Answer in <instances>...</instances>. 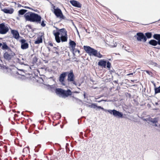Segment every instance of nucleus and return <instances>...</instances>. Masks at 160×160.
Returning a JSON list of instances; mask_svg holds the SVG:
<instances>
[{"mask_svg": "<svg viewBox=\"0 0 160 160\" xmlns=\"http://www.w3.org/2000/svg\"><path fill=\"white\" fill-rule=\"evenodd\" d=\"M97 105L96 103H92L91 105H90L89 106L91 108H97Z\"/></svg>", "mask_w": 160, "mask_h": 160, "instance_id": "72a5a7b5", "label": "nucleus"}, {"mask_svg": "<svg viewBox=\"0 0 160 160\" xmlns=\"http://www.w3.org/2000/svg\"><path fill=\"white\" fill-rule=\"evenodd\" d=\"M4 148L5 149V151L6 152H7V147L6 146H4Z\"/></svg>", "mask_w": 160, "mask_h": 160, "instance_id": "c03bdc74", "label": "nucleus"}, {"mask_svg": "<svg viewBox=\"0 0 160 160\" xmlns=\"http://www.w3.org/2000/svg\"><path fill=\"white\" fill-rule=\"evenodd\" d=\"M38 59L36 57H34L32 61V63L33 64H35L38 61Z\"/></svg>", "mask_w": 160, "mask_h": 160, "instance_id": "7c9ffc66", "label": "nucleus"}, {"mask_svg": "<svg viewBox=\"0 0 160 160\" xmlns=\"http://www.w3.org/2000/svg\"><path fill=\"white\" fill-rule=\"evenodd\" d=\"M95 56L99 58H101L102 57V55L99 52H97V53L96 54V55Z\"/></svg>", "mask_w": 160, "mask_h": 160, "instance_id": "f704fd0d", "label": "nucleus"}, {"mask_svg": "<svg viewBox=\"0 0 160 160\" xmlns=\"http://www.w3.org/2000/svg\"><path fill=\"white\" fill-rule=\"evenodd\" d=\"M24 17L26 21L35 22L37 24H40L42 20L40 15L32 12L26 13L24 15Z\"/></svg>", "mask_w": 160, "mask_h": 160, "instance_id": "f257e3e1", "label": "nucleus"}, {"mask_svg": "<svg viewBox=\"0 0 160 160\" xmlns=\"http://www.w3.org/2000/svg\"><path fill=\"white\" fill-rule=\"evenodd\" d=\"M27 26L30 29H31L32 28L31 26L29 25H27Z\"/></svg>", "mask_w": 160, "mask_h": 160, "instance_id": "49530a36", "label": "nucleus"}, {"mask_svg": "<svg viewBox=\"0 0 160 160\" xmlns=\"http://www.w3.org/2000/svg\"><path fill=\"white\" fill-rule=\"evenodd\" d=\"M149 117L146 118H143V120L145 121H146L148 122L149 121Z\"/></svg>", "mask_w": 160, "mask_h": 160, "instance_id": "ea45409f", "label": "nucleus"}, {"mask_svg": "<svg viewBox=\"0 0 160 160\" xmlns=\"http://www.w3.org/2000/svg\"><path fill=\"white\" fill-rule=\"evenodd\" d=\"M22 5H20V4H19V5H18V7H22Z\"/></svg>", "mask_w": 160, "mask_h": 160, "instance_id": "6e6d98bb", "label": "nucleus"}, {"mask_svg": "<svg viewBox=\"0 0 160 160\" xmlns=\"http://www.w3.org/2000/svg\"><path fill=\"white\" fill-rule=\"evenodd\" d=\"M84 49L90 56H95L97 51L88 46H84Z\"/></svg>", "mask_w": 160, "mask_h": 160, "instance_id": "20e7f679", "label": "nucleus"}, {"mask_svg": "<svg viewBox=\"0 0 160 160\" xmlns=\"http://www.w3.org/2000/svg\"><path fill=\"white\" fill-rule=\"evenodd\" d=\"M119 81H114V82L115 83H118Z\"/></svg>", "mask_w": 160, "mask_h": 160, "instance_id": "de8ad7c7", "label": "nucleus"}, {"mask_svg": "<svg viewBox=\"0 0 160 160\" xmlns=\"http://www.w3.org/2000/svg\"><path fill=\"white\" fill-rule=\"evenodd\" d=\"M9 30V28L7 24L6 25L4 22L0 24V34H5Z\"/></svg>", "mask_w": 160, "mask_h": 160, "instance_id": "423d86ee", "label": "nucleus"}, {"mask_svg": "<svg viewBox=\"0 0 160 160\" xmlns=\"http://www.w3.org/2000/svg\"><path fill=\"white\" fill-rule=\"evenodd\" d=\"M59 32L61 36L66 35L67 34V32L64 28L59 29Z\"/></svg>", "mask_w": 160, "mask_h": 160, "instance_id": "412c9836", "label": "nucleus"}, {"mask_svg": "<svg viewBox=\"0 0 160 160\" xmlns=\"http://www.w3.org/2000/svg\"><path fill=\"white\" fill-rule=\"evenodd\" d=\"M97 108L98 109H101L103 111H104L105 112H108V110H107L106 109L104 108L103 107H102L101 106H97Z\"/></svg>", "mask_w": 160, "mask_h": 160, "instance_id": "e433bc0d", "label": "nucleus"}, {"mask_svg": "<svg viewBox=\"0 0 160 160\" xmlns=\"http://www.w3.org/2000/svg\"><path fill=\"white\" fill-rule=\"evenodd\" d=\"M124 49L127 51L128 52H130L131 53H132V52L131 51V49L129 47L127 46L125 47H123Z\"/></svg>", "mask_w": 160, "mask_h": 160, "instance_id": "c756f323", "label": "nucleus"}, {"mask_svg": "<svg viewBox=\"0 0 160 160\" xmlns=\"http://www.w3.org/2000/svg\"><path fill=\"white\" fill-rule=\"evenodd\" d=\"M77 51L78 52V53H79L80 52V51L78 50H77Z\"/></svg>", "mask_w": 160, "mask_h": 160, "instance_id": "bf43d9fd", "label": "nucleus"}, {"mask_svg": "<svg viewBox=\"0 0 160 160\" xmlns=\"http://www.w3.org/2000/svg\"><path fill=\"white\" fill-rule=\"evenodd\" d=\"M49 45L50 46H51V47H52V46H53V44H52V43H49Z\"/></svg>", "mask_w": 160, "mask_h": 160, "instance_id": "a18cd8bd", "label": "nucleus"}, {"mask_svg": "<svg viewBox=\"0 0 160 160\" xmlns=\"http://www.w3.org/2000/svg\"><path fill=\"white\" fill-rule=\"evenodd\" d=\"M56 144L58 145V146H60V145L58 143H56Z\"/></svg>", "mask_w": 160, "mask_h": 160, "instance_id": "e2e57ef3", "label": "nucleus"}, {"mask_svg": "<svg viewBox=\"0 0 160 160\" xmlns=\"http://www.w3.org/2000/svg\"><path fill=\"white\" fill-rule=\"evenodd\" d=\"M144 72H146L147 74H148L150 76H152V73L149 71L148 70H145L144 71Z\"/></svg>", "mask_w": 160, "mask_h": 160, "instance_id": "4c0bfd02", "label": "nucleus"}, {"mask_svg": "<svg viewBox=\"0 0 160 160\" xmlns=\"http://www.w3.org/2000/svg\"><path fill=\"white\" fill-rule=\"evenodd\" d=\"M155 105H158V102H156L155 103Z\"/></svg>", "mask_w": 160, "mask_h": 160, "instance_id": "3c124183", "label": "nucleus"}, {"mask_svg": "<svg viewBox=\"0 0 160 160\" xmlns=\"http://www.w3.org/2000/svg\"><path fill=\"white\" fill-rule=\"evenodd\" d=\"M151 82L153 84L155 83L153 81H151Z\"/></svg>", "mask_w": 160, "mask_h": 160, "instance_id": "13d9d810", "label": "nucleus"}, {"mask_svg": "<svg viewBox=\"0 0 160 160\" xmlns=\"http://www.w3.org/2000/svg\"><path fill=\"white\" fill-rule=\"evenodd\" d=\"M54 27L56 28L57 31L54 30L53 31V34L55 37L56 41L58 43H59L60 42V37H59V29L56 27Z\"/></svg>", "mask_w": 160, "mask_h": 160, "instance_id": "1a4fd4ad", "label": "nucleus"}, {"mask_svg": "<svg viewBox=\"0 0 160 160\" xmlns=\"http://www.w3.org/2000/svg\"><path fill=\"white\" fill-rule=\"evenodd\" d=\"M154 48L158 49H160V47H154Z\"/></svg>", "mask_w": 160, "mask_h": 160, "instance_id": "864d4df0", "label": "nucleus"}, {"mask_svg": "<svg viewBox=\"0 0 160 160\" xmlns=\"http://www.w3.org/2000/svg\"><path fill=\"white\" fill-rule=\"evenodd\" d=\"M153 37L157 41L158 45H160V34H155L153 35Z\"/></svg>", "mask_w": 160, "mask_h": 160, "instance_id": "a211bd4d", "label": "nucleus"}, {"mask_svg": "<svg viewBox=\"0 0 160 160\" xmlns=\"http://www.w3.org/2000/svg\"><path fill=\"white\" fill-rule=\"evenodd\" d=\"M58 114H59V118H60L61 117V114L59 113H58Z\"/></svg>", "mask_w": 160, "mask_h": 160, "instance_id": "09e8293b", "label": "nucleus"}, {"mask_svg": "<svg viewBox=\"0 0 160 160\" xmlns=\"http://www.w3.org/2000/svg\"><path fill=\"white\" fill-rule=\"evenodd\" d=\"M70 2L73 6L75 7L79 8L82 7V4L78 1L75 0H70Z\"/></svg>", "mask_w": 160, "mask_h": 160, "instance_id": "ddd939ff", "label": "nucleus"}, {"mask_svg": "<svg viewBox=\"0 0 160 160\" xmlns=\"http://www.w3.org/2000/svg\"><path fill=\"white\" fill-rule=\"evenodd\" d=\"M16 18L17 19L19 20V17H17Z\"/></svg>", "mask_w": 160, "mask_h": 160, "instance_id": "052dcab7", "label": "nucleus"}, {"mask_svg": "<svg viewBox=\"0 0 160 160\" xmlns=\"http://www.w3.org/2000/svg\"><path fill=\"white\" fill-rule=\"evenodd\" d=\"M27 11V10L26 9H22L18 11V13L19 15H23L24 14H25V13Z\"/></svg>", "mask_w": 160, "mask_h": 160, "instance_id": "bb28decb", "label": "nucleus"}, {"mask_svg": "<svg viewBox=\"0 0 160 160\" xmlns=\"http://www.w3.org/2000/svg\"><path fill=\"white\" fill-rule=\"evenodd\" d=\"M68 36L67 34L66 35L62 36L60 37V41L62 42H66L67 41Z\"/></svg>", "mask_w": 160, "mask_h": 160, "instance_id": "a878e982", "label": "nucleus"}, {"mask_svg": "<svg viewBox=\"0 0 160 160\" xmlns=\"http://www.w3.org/2000/svg\"><path fill=\"white\" fill-rule=\"evenodd\" d=\"M2 49L3 50H7L8 51H9L11 52V48L7 45L6 43L5 42H2Z\"/></svg>", "mask_w": 160, "mask_h": 160, "instance_id": "f3484780", "label": "nucleus"}, {"mask_svg": "<svg viewBox=\"0 0 160 160\" xmlns=\"http://www.w3.org/2000/svg\"><path fill=\"white\" fill-rule=\"evenodd\" d=\"M66 76L67 72H63L60 75L59 80H65V78Z\"/></svg>", "mask_w": 160, "mask_h": 160, "instance_id": "5701e85b", "label": "nucleus"}, {"mask_svg": "<svg viewBox=\"0 0 160 160\" xmlns=\"http://www.w3.org/2000/svg\"><path fill=\"white\" fill-rule=\"evenodd\" d=\"M155 94L160 93V86L157 88H154Z\"/></svg>", "mask_w": 160, "mask_h": 160, "instance_id": "c85d7f7f", "label": "nucleus"}, {"mask_svg": "<svg viewBox=\"0 0 160 160\" xmlns=\"http://www.w3.org/2000/svg\"><path fill=\"white\" fill-rule=\"evenodd\" d=\"M22 7L24 8H26L29 9H30L33 10V9H32V8L29 7L27 6H22Z\"/></svg>", "mask_w": 160, "mask_h": 160, "instance_id": "58836bf2", "label": "nucleus"}, {"mask_svg": "<svg viewBox=\"0 0 160 160\" xmlns=\"http://www.w3.org/2000/svg\"><path fill=\"white\" fill-rule=\"evenodd\" d=\"M159 120L158 117H155L154 118L149 117V121L148 123L153 126L155 127L158 126V123Z\"/></svg>", "mask_w": 160, "mask_h": 160, "instance_id": "6e6552de", "label": "nucleus"}, {"mask_svg": "<svg viewBox=\"0 0 160 160\" xmlns=\"http://www.w3.org/2000/svg\"><path fill=\"white\" fill-rule=\"evenodd\" d=\"M69 45L72 48H75L76 45V43L74 41L70 40L69 42Z\"/></svg>", "mask_w": 160, "mask_h": 160, "instance_id": "393cba45", "label": "nucleus"}, {"mask_svg": "<svg viewBox=\"0 0 160 160\" xmlns=\"http://www.w3.org/2000/svg\"><path fill=\"white\" fill-rule=\"evenodd\" d=\"M135 73V72H133L131 73H129L127 74V75L131 76L133 75V73Z\"/></svg>", "mask_w": 160, "mask_h": 160, "instance_id": "a19ab883", "label": "nucleus"}, {"mask_svg": "<svg viewBox=\"0 0 160 160\" xmlns=\"http://www.w3.org/2000/svg\"><path fill=\"white\" fill-rule=\"evenodd\" d=\"M71 94L72 92L70 89H68L67 90L63 89L62 97L65 98L68 97Z\"/></svg>", "mask_w": 160, "mask_h": 160, "instance_id": "4468645a", "label": "nucleus"}, {"mask_svg": "<svg viewBox=\"0 0 160 160\" xmlns=\"http://www.w3.org/2000/svg\"><path fill=\"white\" fill-rule=\"evenodd\" d=\"M13 56L12 51H5L4 53L3 57L6 60L9 61L11 60Z\"/></svg>", "mask_w": 160, "mask_h": 160, "instance_id": "9d476101", "label": "nucleus"}, {"mask_svg": "<svg viewBox=\"0 0 160 160\" xmlns=\"http://www.w3.org/2000/svg\"><path fill=\"white\" fill-rule=\"evenodd\" d=\"M52 6L53 10L52 11L57 18H59L61 19L67 20V18L63 15L61 10L60 8L58 7H56L53 4Z\"/></svg>", "mask_w": 160, "mask_h": 160, "instance_id": "7ed1b4c3", "label": "nucleus"}, {"mask_svg": "<svg viewBox=\"0 0 160 160\" xmlns=\"http://www.w3.org/2000/svg\"><path fill=\"white\" fill-rule=\"evenodd\" d=\"M148 43L152 46H155L158 45L157 41L155 39H151L149 41Z\"/></svg>", "mask_w": 160, "mask_h": 160, "instance_id": "aec40b11", "label": "nucleus"}, {"mask_svg": "<svg viewBox=\"0 0 160 160\" xmlns=\"http://www.w3.org/2000/svg\"><path fill=\"white\" fill-rule=\"evenodd\" d=\"M84 98H85V94H84Z\"/></svg>", "mask_w": 160, "mask_h": 160, "instance_id": "774afa93", "label": "nucleus"}, {"mask_svg": "<svg viewBox=\"0 0 160 160\" xmlns=\"http://www.w3.org/2000/svg\"><path fill=\"white\" fill-rule=\"evenodd\" d=\"M75 98L76 100L77 101V102L79 101L80 102H82V101L79 99L78 98Z\"/></svg>", "mask_w": 160, "mask_h": 160, "instance_id": "37998d69", "label": "nucleus"}, {"mask_svg": "<svg viewBox=\"0 0 160 160\" xmlns=\"http://www.w3.org/2000/svg\"><path fill=\"white\" fill-rule=\"evenodd\" d=\"M62 83L65 81H59Z\"/></svg>", "mask_w": 160, "mask_h": 160, "instance_id": "4d7b16f0", "label": "nucleus"}, {"mask_svg": "<svg viewBox=\"0 0 160 160\" xmlns=\"http://www.w3.org/2000/svg\"><path fill=\"white\" fill-rule=\"evenodd\" d=\"M21 43V48L22 49H25L28 48L29 44L26 40L22 39L20 40Z\"/></svg>", "mask_w": 160, "mask_h": 160, "instance_id": "9b49d317", "label": "nucleus"}, {"mask_svg": "<svg viewBox=\"0 0 160 160\" xmlns=\"http://www.w3.org/2000/svg\"><path fill=\"white\" fill-rule=\"evenodd\" d=\"M2 43H0V48L2 47Z\"/></svg>", "mask_w": 160, "mask_h": 160, "instance_id": "5fc2aeb1", "label": "nucleus"}, {"mask_svg": "<svg viewBox=\"0 0 160 160\" xmlns=\"http://www.w3.org/2000/svg\"><path fill=\"white\" fill-rule=\"evenodd\" d=\"M144 37L146 38V41L147 40V39L151 38L152 36V34L151 32H147L145 33Z\"/></svg>", "mask_w": 160, "mask_h": 160, "instance_id": "b1692460", "label": "nucleus"}, {"mask_svg": "<svg viewBox=\"0 0 160 160\" xmlns=\"http://www.w3.org/2000/svg\"><path fill=\"white\" fill-rule=\"evenodd\" d=\"M41 147V145L40 144L38 145L36 147H35V151L36 152H38L39 151V149Z\"/></svg>", "mask_w": 160, "mask_h": 160, "instance_id": "2f4dec72", "label": "nucleus"}, {"mask_svg": "<svg viewBox=\"0 0 160 160\" xmlns=\"http://www.w3.org/2000/svg\"><path fill=\"white\" fill-rule=\"evenodd\" d=\"M40 24H41V25L42 27H45L46 25L45 23V21L43 19L42 21H41V23Z\"/></svg>", "mask_w": 160, "mask_h": 160, "instance_id": "473e14b6", "label": "nucleus"}, {"mask_svg": "<svg viewBox=\"0 0 160 160\" xmlns=\"http://www.w3.org/2000/svg\"><path fill=\"white\" fill-rule=\"evenodd\" d=\"M107 61L104 59L100 60L98 63V65L101 67L105 68L106 66Z\"/></svg>", "mask_w": 160, "mask_h": 160, "instance_id": "dca6fc26", "label": "nucleus"}, {"mask_svg": "<svg viewBox=\"0 0 160 160\" xmlns=\"http://www.w3.org/2000/svg\"><path fill=\"white\" fill-rule=\"evenodd\" d=\"M67 76H68L67 80H74V75L72 70H71L69 72H67Z\"/></svg>", "mask_w": 160, "mask_h": 160, "instance_id": "f8f14e48", "label": "nucleus"}, {"mask_svg": "<svg viewBox=\"0 0 160 160\" xmlns=\"http://www.w3.org/2000/svg\"><path fill=\"white\" fill-rule=\"evenodd\" d=\"M1 10L6 13L12 14L14 11V10L12 8L10 9L4 8L2 9Z\"/></svg>", "mask_w": 160, "mask_h": 160, "instance_id": "6ab92c4d", "label": "nucleus"}, {"mask_svg": "<svg viewBox=\"0 0 160 160\" xmlns=\"http://www.w3.org/2000/svg\"><path fill=\"white\" fill-rule=\"evenodd\" d=\"M127 96H128V97L130 98H131V95L130 93H127Z\"/></svg>", "mask_w": 160, "mask_h": 160, "instance_id": "79ce46f5", "label": "nucleus"}, {"mask_svg": "<svg viewBox=\"0 0 160 160\" xmlns=\"http://www.w3.org/2000/svg\"><path fill=\"white\" fill-rule=\"evenodd\" d=\"M134 37L137 39V41L141 42L142 40L144 42H146V38L144 37V34L142 32H138L135 35Z\"/></svg>", "mask_w": 160, "mask_h": 160, "instance_id": "0eeeda50", "label": "nucleus"}, {"mask_svg": "<svg viewBox=\"0 0 160 160\" xmlns=\"http://www.w3.org/2000/svg\"><path fill=\"white\" fill-rule=\"evenodd\" d=\"M106 64L107 68H108V69L110 68L111 66V64L109 61L107 62Z\"/></svg>", "mask_w": 160, "mask_h": 160, "instance_id": "c9c22d12", "label": "nucleus"}, {"mask_svg": "<svg viewBox=\"0 0 160 160\" xmlns=\"http://www.w3.org/2000/svg\"><path fill=\"white\" fill-rule=\"evenodd\" d=\"M72 81V82H73V83H74V81H71V80H70V81Z\"/></svg>", "mask_w": 160, "mask_h": 160, "instance_id": "0e129e2a", "label": "nucleus"}, {"mask_svg": "<svg viewBox=\"0 0 160 160\" xmlns=\"http://www.w3.org/2000/svg\"><path fill=\"white\" fill-rule=\"evenodd\" d=\"M28 132L29 133H31V132H32V131L31 130H30L29 129L28 130Z\"/></svg>", "mask_w": 160, "mask_h": 160, "instance_id": "603ef678", "label": "nucleus"}, {"mask_svg": "<svg viewBox=\"0 0 160 160\" xmlns=\"http://www.w3.org/2000/svg\"><path fill=\"white\" fill-rule=\"evenodd\" d=\"M18 70L19 71V72H16V74H18V75H20L21 76H24V75L25 72H24V70L23 69H18Z\"/></svg>", "mask_w": 160, "mask_h": 160, "instance_id": "cd10ccee", "label": "nucleus"}, {"mask_svg": "<svg viewBox=\"0 0 160 160\" xmlns=\"http://www.w3.org/2000/svg\"><path fill=\"white\" fill-rule=\"evenodd\" d=\"M154 63V65L155 66V65L157 64L156 63Z\"/></svg>", "mask_w": 160, "mask_h": 160, "instance_id": "338daca9", "label": "nucleus"}, {"mask_svg": "<svg viewBox=\"0 0 160 160\" xmlns=\"http://www.w3.org/2000/svg\"><path fill=\"white\" fill-rule=\"evenodd\" d=\"M153 85L154 86V88H157V87H156V85L155 83H153Z\"/></svg>", "mask_w": 160, "mask_h": 160, "instance_id": "8fccbe9b", "label": "nucleus"}, {"mask_svg": "<svg viewBox=\"0 0 160 160\" xmlns=\"http://www.w3.org/2000/svg\"><path fill=\"white\" fill-rule=\"evenodd\" d=\"M108 112L113 115L114 117L119 118H122L123 117V114L122 112L115 109L108 110Z\"/></svg>", "mask_w": 160, "mask_h": 160, "instance_id": "39448f33", "label": "nucleus"}, {"mask_svg": "<svg viewBox=\"0 0 160 160\" xmlns=\"http://www.w3.org/2000/svg\"><path fill=\"white\" fill-rule=\"evenodd\" d=\"M37 82L42 83L44 85L48 87V89H50L52 92L55 91L57 95H59L60 97H62V95L63 89L61 88H56L54 85H50L49 84H45L44 81H37Z\"/></svg>", "mask_w": 160, "mask_h": 160, "instance_id": "f03ea898", "label": "nucleus"}, {"mask_svg": "<svg viewBox=\"0 0 160 160\" xmlns=\"http://www.w3.org/2000/svg\"><path fill=\"white\" fill-rule=\"evenodd\" d=\"M42 42V35L39 36L35 42L36 44H38Z\"/></svg>", "mask_w": 160, "mask_h": 160, "instance_id": "4be33fe9", "label": "nucleus"}, {"mask_svg": "<svg viewBox=\"0 0 160 160\" xmlns=\"http://www.w3.org/2000/svg\"><path fill=\"white\" fill-rule=\"evenodd\" d=\"M75 48H72V49L73 51H74V49H75Z\"/></svg>", "mask_w": 160, "mask_h": 160, "instance_id": "69168bd1", "label": "nucleus"}, {"mask_svg": "<svg viewBox=\"0 0 160 160\" xmlns=\"http://www.w3.org/2000/svg\"><path fill=\"white\" fill-rule=\"evenodd\" d=\"M56 53L57 54H58V52L56 51Z\"/></svg>", "mask_w": 160, "mask_h": 160, "instance_id": "680f3d73", "label": "nucleus"}, {"mask_svg": "<svg viewBox=\"0 0 160 160\" xmlns=\"http://www.w3.org/2000/svg\"><path fill=\"white\" fill-rule=\"evenodd\" d=\"M11 33L13 35L14 38L16 39H19L20 36L19 32L17 30L12 29L11 31Z\"/></svg>", "mask_w": 160, "mask_h": 160, "instance_id": "2eb2a0df", "label": "nucleus"}]
</instances>
